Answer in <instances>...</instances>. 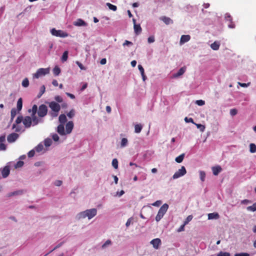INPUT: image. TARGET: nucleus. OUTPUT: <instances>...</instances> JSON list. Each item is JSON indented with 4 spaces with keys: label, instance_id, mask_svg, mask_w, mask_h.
Returning <instances> with one entry per match:
<instances>
[{
    "label": "nucleus",
    "instance_id": "10",
    "mask_svg": "<svg viewBox=\"0 0 256 256\" xmlns=\"http://www.w3.org/2000/svg\"><path fill=\"white\" fill-rule=\"evenodd\" d=\"M19 135L15 132L10 134L7 137L8 142L10 143H12L16 141L18 138Z\"/></svg>",
    "mask_w": 256,
    "mask_h": 256
},
{
    "label": "nucleus",
    "instance_id": "36",
    "mask_svg": "<svg viewBox=\"0 0 256 256\" xmlns=\"http://www.w3.org/2000/svg\"><path fill=\"white\" fill-rule=\"evenodd\" d=\"M248 211L255 212L256 211V202L254 203L252 206H248L246 208Z\"/></svg>",
    "mask_w": 256,
    "mask_h": 256
},
{
    "label": "nucleus",
    "instance_id": "49",
    "mask_svg": "<svg viewBox=\"0 0 256 256\" xmlns=\"http://www.w3.org/2000/svg\"><path fill=\"white\" fill-rule=\"evenodd\" d=\"M230 254L229 252H223L222 251L218 252L216 256H230Z\"/></svg>",
    "mask_w": 256,
    "mask_h": 256
},
{
    "label": "nucleus",
    "instance_id": "43",
    "mask_svg": "<svg viewBox=\"0 0 256 256\" xmlns=\"http://www.w3.org/2000/svg\"><path fill=\"white\" fill-rule=\"evenodd\" d=\"M194 124L196 126L197 128L200 130V132H204L205 130V126L204 125L201 124H198L196 123H194Z\"/></svg>",
    "mask_w": 256,
    "mask_h": 256
},
{
    "label": "nucleus",
    "instance_id": "29",
    "mask_svg": "<svg viewBox=\"0 0 256 256\" xmlns=\"http://www.w3.org/2000/svg\"><path fill=\"white\" fill-rule=\"evenodd\" d=\"M142 128V126L141 124H136L134 126V132L136 133H140Z\"/></svg>",
    "mask_w": 256,
    "mask_h": 256
},
{
    "label": "nucleus",
    "instance_id": "2",
    "mask_svg": "<svg viewBox=\"0 0 256 256\" xmlns=\"http://www.w3.org/2000/svg\"><path fill=\"white\" fill-rule=\"evenodd\" d=\"M48 106L52 110V112H50V115L53 117H56L60 110V106L56 102H48Z\"/></svg>",
    "mask_w": 256,
    "mask_h": 256
},
{
    "label": "nucleus",
    "instance_id": "52",
    "mask_svg": "<svg viewBox=\"0 0 256 256\" xmlns=\"http://www.w3.org/2000/svg\"><path fill=\"white\" fill-rule=\"evenodd\" d=\"M192 218H193L192 216V215H190V216H188L186 218V220H184V224H186H186H188V223L190 221H191V220H192Z\"/></svg>",
    "mask_w": 256,
    "mask_h": 256
},
{
    "label": "nucleus",
    "instance_id": "15",
    "mask_svg": "<svg viewBox=\"0 0 256 256\" xmlns=\"http://www.w3.org/2000/svg\"><path fill=\"white\" fill-rule=\"evenodd\" d=\"M74 128V123L72 121H69L66 126V134L72 132Z\"/></svg>",
    "mask_w": 256,
    "mask_h": 256
},
{
    "label": "nucleus",
    "instance_id": "46",
    "mask_svg": "<svg viewBox=\"0 0 256 256\" xmlns=\"http://www.w3.org/2000/svg\"><path fill=\"white\" fill-rule=\"evenodd\" d=\"M24 164V162L22 161L19 160L14 165V167L16 168H21L23 166Z\"/></svg>",
    "mask_w": 256,
    "mask_h": 256
},
{
    "label": "nucleus",
    "instance_id": "21",
    "mask_svg": "<svg viewBox=\"0 0 256 256\" xmlns=\"http://www.w3.org/2000/svg\"><path fill=\"white\" fill-rule=\"evenodd\" d=\"M222 170V169L220 166H214L212 168V172L214 176H217Z\"/></svg>",
    "mask_w": 256,
    "mask_h": 256
},
{
    "label": "nucleus",
    "instance_id": "48",
    "mask_svg": "<svg viewBox=\"0 0 256 256\" xmlns=\"http://www.w3.org/2000/svg\"><path fill=\"white\" fill-rule=\"evenodd\" d=\"M23 120H24V118L22 116H18L16 120V124H19L20 123H21L22 122H23Z\"/></svg>",
    "mask_w": 256,
    "mask_h": 256
},
{
    "label": "nucleus",
    "instance_id": "42",
    "mask_svg": "<svg viewBox=\"0 0 256 256\" xmlns=\"http://www.w3.org/2000/svg\"><path fill=\"white\" fill-rule=\"evenodd\" d=\"M22 86L24 88H27L29 85V81L27 78H25L22 82Z\"/></svg>",
    "mask_w": 256,
    "mask_h": 256
},
{
    "label": "nucleus",
    "instance_id": "38",
    "mask_svg": "<svg viewBox=\"0 0 256 256\" xmlns=\"http://www.w3.org/2000/svg\"><path fill=\"white\" fill-rule=\"evenodd\" d=\"M52 144V140L50 138H47L44 140V144L46 147L50 146Z\"/></svg>",
    "mask_w": 256,
    "mask_h": 256
},
{
    "label": "nucleus",
    "instance_id": "57",
    "mask_svg": "<svg viewBox=\"0 0 256 256\" xmlns=\"http://www.w3.org/2000/svg\"><path fill=\"white\" fill-rule=\"evenodd\" d=\"M35 151L34 149L30 150L28 154V156L29 158L33 157L35 154Z\"/></svg>",
    "mask_w": 256,
    "mask_h": 256
},
{
    "label": "nucleus",
    "instance_id": "23",
    "mask_svg": "<svg viewBox=\"0 0 256 256\" xmlns=\"http://www.w3.org/2000/svg\"><path fill=\"white\" fill-rule=\"evenodd\" d=\"M219 218V214L216 212L210 213L208 214V220H216Z\"/></svg>",
    "mask_w": 256,
    "mask_h": 256
},
{
    "label": "nucleus",
    "instance_id": "58",
    "mask_svg": "<svg viewBox=\"0 0 256 256\" xmlns=\"http://www.w3.org/2000/svg\"><path fill=\"white\" fill-rule=\"evenodd\" d=\"M76 63L78 66V67L80 68V70H86L85 67L82 64V63H80L78 61H76Z\"/></svg>",
    "mask_w": 256,
    "mask_h": 256
},
{
    "label": "nucleus",
    "instance_id": "44",
    "mask_svg": "<svg viewBox=\"0 0 256 256\" xmlns=\"http://www.w3.org/2000/svg\"><path fill=\"white\" fill-rule=\"evenodd\" d=\"M112 166L115 169H117L118 168V160L116 158L112 160Z\"/></svg>",
    "mask_w": 256,
    "mask_h": 256
},
{
    "label": "nucleus",
    "instance_id": "17",
    "mask_svg": "<svg viewBox=\"0 0 256 256\" xmlns=\"http://www.w3.org/2000/svg\"><path fill=\"white\" fill-rule=\"evenodd\" d=\"M24 193V190H18L14 191L13 192H9L7 194L6 196L8 198L16 196H20L22 195Z\"/></svg>",
    "mask_w": 256,
    "mask_h": 256
},
{
    "label": "nucleus",
    "instance_id": "18",
    "mask_svg": "<svg viewBox=\"0 0 256 256\" xmlns=\"http://www.w3.org/2000/svg\"><path fill=\"white\" fill-rule=\"evenodd\" d=\"M186 68L185 67L181 68L176 73L172 74L173 78H177L182 76L186 72Z\"/></svg>",
    "mask_w": 256,
    "mask_h": 256
},
{
    "label": "nucleus",
    "instance_id": "14",
    "mask_svg": "<svg viewBox=\"0 0 256 256\" xmlns=\"http://www.w3.org/2000/svg\"><path fill=\"white\" fill-rule=\"evenodd\" d=\"M56 132L61 136L66 135V130H64V124H60L57 127Z\"/></svg>",
    "mask_w": 256,
    "mask_h": 256
},
{
    "label": "nucleus",
    "instance_id": "8",
    "mask_svg": "<svg viewBox=\"0 0 256 256\" xmlns=\"http://www.w3.org/2000/svg\"><path fill=\"white\" fill-rule=\"evenodd\" d=\"M48 113V108L45 104H41L39 106L38 114L39 117L43 118Z\"/></svg>",
    "mask_w": 256,
    "mask_h": 256
},
{
    "label": "nucleus",
    "instance_id": "26",
    "mask_svg": "<svg viewBox=\"0 0 256 256\" xmlns=\"http://www.w3.org/2000/svg\"><path fill=\"white\" fill-rule=\"evenodd\" d=\"M74 26H86V23L82 19H78L76 21L74 22Z\"/></svg>",
    "mask_w": 256,
    "mask_h": 256
},
{
    "label": "nucleus",
    "instance_id": "59",
    "mask_svg": "<svg viewBox=\"0 0 256 256\" xmlns=\"http://www.w3.org/2000/svg\"><path fill=\"white\" fill-rule=\"evenodd\" d=\"M132 43L131 42H130L128 40H126L125 42L122 44V46H132Z\"/></svg>",
    "mask_w": 256,
    "mask_h": 256
},
{
    "label": "nucleus",
    "instance_id": "45",
    "mask_svg": "<svg viewBox=\"0 0 256 256\" xmlns=\"http://www.w3.org/2000/svg\"><path fill=\"white\" fill-rule=\"evenodd\" d=\"M74 115H75V110L74 109L71 110H70V112H68L67 114L68 116L70 118H72Z\"/></svg>",
    "mask_w": 256,
    "mask_h": 256
},
{
    "label": "nucleus",
    "instance_id": "64",
    "mask_svg": "<svg viewBox=\"0 0 256 256\" xmlns=\"http://www.w3.org/2000/svg\"><path fill=\"white\" fill-rule=\"evenodd\" d=\"M155 39L154 36H150L148 37V43H152L154 42Z\"/></svg>",
    "mask_w": 256,
    "mask_h": 256
},
{
    "label": "nucleus",
    "instance_id": "16",
    "mask_svg": "<svg viewBox=\"0 0 256 256\" xmlns=\"http://www.w3.org/2000/svg\"><path fill=\"white\" fill-rule=\"evenodd\" d=\"M150 244L153 246V247L155 249L157 250L161 244V240L158 238H154L151 240Z\"/></svg>",
    "mask_w": 256,
    "mask_h": 256
},
{
    "label": "nucleus",
    "instance_id": "4",
    "mask_svg": "<svg viewBox=\"0 0 256 256\" xmlns=\"http://www.w3.org/2000/svg\"><path fill=\"white\" fill-rule=\"evenodd\" d=\"M168 208V205L167 204H164L159 209L158 213L156 217V222H159L164 216V214L167 212Z\"/></svg>",
    "mask_w": 256,
    "mask_h": 256
},
{
    "label": "nucleus",
    "instance_id": "51",
    "mask_svg": "<svg viewBox=\"0 0 256 256\" xmlns=\"http://www.w3.org/2000/svg\"><path fill=\"white\" fill-rule=\"evenodd\" d=\"M52 137L54 142H58L60 139L58 136L56 134H52Z\"/></svg>",
    "mask_w": 256,
    "mask_h": 256
},
{
    "label": "nucleus",
    "instance_id": "32",
    "mask_svg": "<svg viewBox=\"0 0 256 256\" xmlns=\"http://www.w3.org/2000/svg\"><path fill=\"white\" fill-rule=\"evenodd\" d=\"M184 154H182L176 157L175 159L176 162L178 163L182 162L184 158Z\"/></svg>",
    "mask_w": 256,
    "mask_h": 256
},
{
    "label": "nucleus",
    "instance_id": "28",
    "mask_svg": "<svg viewBox=\"0 0 256 256\" xmlns=\"http://www.w3.org/2000/svg\"><path fill=\"white\" fill-rule=\"evenodd\" d=\"M17 109L18 111L21 110L22 107V98H18L17 102Z\"/></svg>",
    "mask_w": 256,
    "mask_h": 256
},
{
    "label": "nucleus",
    "instance_id": "37",
    "mask_svg": "<svg viewBox=\"0 0 256 256\" xmlns=\"http://www.w3.org/2000/svg\"><path fill=\"white\" fill-rule=\"evenodd\" d=\"M38 106L36 104H34L32 107V110H28V112H32V114H36V112H38Z\"/></svg>",
    "mask_w": 256,
    "mask_h": 256
},
{
    "label": "nucleus",
    "instance_id": "50",
    "mask_svg": "<svg viewBox=\"0 0 256 256\" xmlns=\"http://www.w3.org/2000/svg\"><path fill=\"white\" fill-rule=\"evenodd\" d=\"M55 100L59 103H61L63 102V98L60 96H56L54 97Z\"/></svg>",
    "mask_w": 256,
    "mask_h": 256
},
{
    "label": "nucleus",
    "instance_id": "33",
    "mask_svg": "<svg viewBox=\"0 0 256 256\" xmlns=\"http://www.w3.org/2000/svg\"><path fill=\"white\" fill-rule=\"evenodd\" d=\"M250 152L251 153H254L256 152V145L254 144H250Z\"/></svg>",
    "mask_w": 256,
    "mask_h": 256
},
{
    "label": "nucleus",
    "instance_id": "30",
    "mask_svg": "<svg viewBox=\"0 0 256 256\" xmlns=\"http://www.w3.org/2000/svg\"><path fill=\"white\" fill-rule=\"evenodd\" d=\"M34 149L38 152H41L44 149V146L42 143H40Z\"/></svg>",
    "mask_w": 256,
    "mask_h": 256
},
{
    "label": "nucleus",
    "instance_id": "39",
    "mask_svg": "<svg viewBox=\"0 0 256 256\" xmlns=\"http://www.w3.org/2000/svg\"><path fill=\"white\" fill-rule=\"evenodd\" d=\"M68 58V52L65 51L62 56L61 60L62 62H64L67 60Z\"/></svg>",
    "mask_w": 256,
    "mask_h": 256
},
{
    "label": "nucleus",
    "instance_id": "1",
    "mask_svg": "<svg viewBox=\"0 0 256 256\" xmlns=\"http://www.w3.org/2000/svg\"><path fill=\"white\" fill-rule=\"evenodd\" d=\"M96 214L97 210L96 208L88 209L78 213L76 216V218L77 220H80L87 218L88 220H90L95 216Z\"/></svg>",
    "mask_w": 256,
    "mask_h": 256
},
{
    "label": "nucleus",
    "instance_id": "47",
    "mask_svg": "<svg viewBox=\"0 0 256 256\" xmlns=\"http://www.w3.org/2000/svg\"><path fill=\"white\" fill-rule=\"evenodd\" d=\"M106 5L108 7L109 9H110L113 11H116L117 9V8L116 6L113 5L110 3H107Z\"/></svg>",
    "mask_w": 256,
    "mask_h": 256
},
{
    "label": "nucleus",
    "instance_id": "63",
    "mask_svg": "<svg viewBox=\"0 0 256 256\" xmlns=\"http://www.w3.org/2000/svg\"><path fill=\"white\" fill-rule=\"evenodd\" d=\"M62 184V182L60 180H56L54 182V184L57 186H60Z\"/></svg>",
    "mask_w": 256,
    "mask_h": 256
},
{
    "label": "nucleus",
    "instance_id": "7",
    "mask_svg": "<svg viewBox=\"0 0 256 256\" xmlns=\"http://www.w3.org/2000/svg\"><path fill=\"white\" fill-rule=\"evenodd\" d=\"M186 174V170L184 166H182L180 169L176 171L172 176L174 180L182 177Z\"/></svg>",
    "mask_w": 256,
    "mask_h": 256
},
{
    "label": "nucleus",
    "instance_id": "6",
    "mask_svg": "<svg viewBox=\"0 0 256 256\" xmlns=\"http://www.w3.org/2000/svg\"><path fill=\"white\" fill-rule=\"evenodd\" d=\"M50 72V70L48 68H39L36 73L34 74L33 75V78H38L40 77L45 76L46 74H48Z\"/></svg>",
    "mask_w": 256,
    "mask_h": 256
},
{
    "label": "nucleus",
    "instance_id": "35",
    "mask_svg": "<svg viewBox=\"0 0 256 256\" xmlns=\"http://www.w3.org/2000/svg\"><path fill=\"white\" fill-rule=\"evenodd\" d=\"M45 90H46V88H45L44 86L43 85L40 87V92L39 94H38L37 97L38 98H40L44 94V92H45Z\"/></svg>",
    "mask_w": 256,
    "mask_h": 256
},
{
    "label": "nucleus",
    "instance_id": "11",
    "mask_svg": "<svg viewBox=\"0 0 256 256\" xmlns=\"http://www.w3.org/2000/svg\"><path fill=\"white\" fill-rule=\"evenodd\" d=\"M23 124L26 128H29L32 125V126L31 117L29 116H25L23 120Z\"/></svg>",
    "mask_w": 256,
    "mask_h": 256
},
{
    "label": "nucleus",
    "instance_id": "54",
    "mask_svg": "<svg viewBox=\"0 0 256 256\" xmlns=\"http://www.w3.org/2000/svg\"><path fill=\"white\" fill-rule=\"evenodd\" d=\"M111 244V241L109 240H107L102 246V248H106L108 246Z\"/></svg>",
    "mask_w": 256,
    "mask_h": 256
},
{
    "label": "nucleus",
    "instance_id": "3",
    "mask_svg": "<svg viewBox=\"0 0 256 256\" xmlns=\"http://www.w3.org/2000/svg\"><path fill=\"white\" fill-rule=\"evenodd\" d=\"M132 22L134 23V32L136 34L138 35L140 34L142 31V29L140 27L142 20H140V17H137L136 18H132Z\"/></svg>",
    "mask_w": 256,
    "mask_h": 256
},
{
    "label": "nucleus",
    "instance_id": "62",
    "mask_svg": "<svg viewBox=\"0 0 256 256\" xmlns=\"http://www.w3.org/2000/svg\"><path fill=\"white\" fill-rule=\"evenodd\" d=\"M234 256H250V254L248 253L242 252L236 254Z\"/></svg>",
    "mask_w": 256,
    "mask_h": 256
},
{
    "label": "nucleus",
    "instance_id": "53",
    "mask_svg": "<svg viewBox=\"0 0 256 256\" xmlns=\"http://www.w3.org/2000/svg\"><path fill=\"white\" fill-rule=\"evenodd\" d=\"M196 104L200 106H202L205 104V102L203 100H197L196 101Z\"/></svg>",
    "mask_w": 256,
    "mask_h": 256
},
{
    "label": "nucleus",
    "instance_id": "5",
    "mask_svg": "<svg viewBox=\"0 0 256 256\" xmlns=\"http://www.w3.org/2000/svg\"><path fill=\"white\" fill-rule=\"evenodd\" d=\"M51 34L55 36L60 38H66L68 36V34L62 30H57L54 28L50 30Z\"/></svg>",
    "mask_w": 256,
    "mask_h": 256
},
{
    "label": "nucleus",
    "instance_id": "22",
    "mask_svg": "<svg viewBox=\"0 0 256 256\" xmlns=\"http://www.w3.org/2000/svg\"><path fill=\"white\" fill-rule=\"evenodd\" d=\"M138 68L140 72V74L142 75V80L144 81H145L146 80V75L144 74V68H143V67L142 66V65L140 64H139L138 66Z\"/></svg>",
    "mask_w": 256,
    "mask_h": 256
},
{
    "label": "nucleus",
    "instance_id": "56",
    "mask_svg": "<svg viewBox=\"0 0 256 256\" xmlns=\"http://www.w3.org/2000/svg\"><path fill=\"white\" fill-rule=\"evenodd\" d=\"M238 113V110L236 108H232L230 110V114L232 116H234L236 115Z\"/></svg>",
    "mask_w": 256,
    "mask_h": 256
},
{
    "label": "nucleus",
    "instance_id": "41",
    "mask_svg": "<svg viewBox=\"0 0 256 256\" xmlns=\"http://www.w3.org/2000/svg\"><path fill=\"white\" fill-rule=\"evenodd\" d=\"M17 114V110L16 108H13L11 110L10 114H11V120H12L16 114Z\"/></svg>",
    "mask_w": 256,
    "mask_h": 256
},
{
    "label": "nucleus",
    "instance_id": "27",
    "mask_svg": "<svg viewBox=\"0 0 256 256\" xmlns=\"http://www.w3.org/2000/svg\"><path fill=\"white\" fill-rule=\"evenodd\" d=\"M228 19L226 20L228 22V27L230 28H235L234 24L232 21V17H227Z\"/></svg>",
    "mask_w": 256,
    "mask_h": 256
},
{
    "label": "nucleus",
    "instance_id": "12",
    "mask_svg": "<svg viewBox=\"0 0 256 256\" xmlns=\"http://www.w3.org/2000/svg\"><path fill=\"white\" fill-rule=\"evenodd\" d=\"M6 136L2 135L0 136V150L4 151L6 150V146L4 144Z\"/></svg>",
    "mask_w": 256,
    "mask_h": 256
},
{
    "label": "nucleus",
    "instance_id": "55",
    "mask_svg": "<svg viewBox=\"0 0 256 256\" xmlns=\"http://www.w3.org/2000/svg\"><path fill=\"white\" fill-rule=\"evenodd\" d=\"M64 244V242H61L60 243H59L58 244H57L52 250L50 252H53L54 250H55L60 248V246H62L63 244Z\"/></svg>",
    "mask_w": 256,
    "mask_h": 256
},
{
    "label": "nucleus",
    "instance_id": "60",
    "mask_svg": "<svg viewBox=\"0 0 256 256\" xmlns=\"http://www.w3.org/2000/svg\"><path fill=\"white\" fill-rule=\"evenodd\" d=\"M238 84L241 86L242 87H243V88H246L248 86L250 83V82H248L247 84H246V83H241V82H238Z\"/></svg>",
    "mask_w": 256,
    "mask_h": 256
},
{
    "label": "nucleus",
    "instance_id": "25",
    "mask_svg": "<svg viewBox=\"0 0 256 256\" xmlns=\"http://www.w3.org/2000/svg\"><path fill=\"white\" fill-rule=\"evenodd\" d=\"M220 46V43L218 42H214V43L210 44V48L214 50H217L219 49Z\"/></svg>",
    "mask_w": 256,
    "mask_h": 256
},
{
    "label": "nucleus",
    "instance_id": "34",
    "mask_svg": "<svg viewBox=\"0 0 256 256\" xmlns=\"http://www.w3.org/2000/svg\"><path fill=\"white\" fill-rule=\"evenodd\" d=\"M200 174V178L202 182H204L206 178V173L204 171L202 170H200L199 171Z\"/></svg>",
    "mask_w": 256,
    "mask_h": 256
},
{
    "label": "nucleus",
    "instance_id": "13",
    "mask_svg": "<svg viewBox=\"0 0 256 256\" xmlns=\"http://www.w3.org/2000/svg\"><path fill=\"white\" fill-rule=\"evenodd\" d=\"M31 118L32 120V126H34L37 125L39 123H42L43 122V120L41 118H38L36 114H31Z\"/></svg>",
    "mask_w": 256,
    "mask_h": 256
},
{
    "label": "nucleus",
    "instance_id": "19",
    "mask_svg": "<svg viewBox=\"0 0 256 256\" xmlns=\"http://www.w3.org/2000/svg\"><path fill=\"white\" fill-rule=\"evenodd\" d=\"M190 35H182L180 38V44H182L188 42L190 40Z\"/></svg>",
    "mask_w": 256,
    "mask_h": 256
},
{
    "label": "nucleus",
    "instance_id": "61",
    "mask_svg": "<svg viewBox=\"0 0 256 256\" xmlns=\"http://www.w3.org/2000/svg\"><path fill=\"white\" fill-rule=\"evenodd\" d=\"M184 121L186 122H192V123L194 124L193 119L192 118H188V117H186L184 118Z\"/></svg>",
    "mask_w": 256,
    "mask_h": 256
},
{
    "label": "nucleus",
    "instance_id": "24",
    "mask_svg": "<svg viewBox=\"0 0 256 256\" xmlns=\"http://www.w3.org/2000/svg\"><path fill=\"white\" fill-rule=\"evenodd\" d=\"M58 120L60 124H64L67 121L66 116L64 114H60L59 116Z\"/></svg>",
    "mask_w": 256,
    "mask_h": 256
},
{
    "label": "nucleus",
    "instance_id": "9",
    "mask_svg": "<svg viewBox=\"0 0 256 256\" xmlns=\"http://www.w3.org/2000/svg\"><path fill=\"white\" fill-rule=\"evenodd\" d=\"M9 164L10 162L8 163L4 168H0V172L3 178H7L10 174V166Z\"/></svg>",
    "mask_w": 256,
    "mask_h": 256
},
{
    "label": "nucleus",
    "instance_id": "31",
    "mask_svg": "<svg viewBox=\"0 0 256 256\" xmlns=\"http://www.w3.org/2000/svg\"><path fill=\"white\" fill-rule=\"evenodd\" d=\"M128 144V140L126 138H122L120 142V147L124 148Z\"/></svg>",
    "mask_w": 256,
    "mask_h": 256
},
{
    "label": "nucleus",
    "instance_id": "20",
    "mask_svg": "<svg viewBox=\"0 0 256 256\" xmlns=\"http://www.w3.org/2000/svg\"><path fill=\"white\" fill-rule=\"evenodd\" d=\"M160 20L167 25L173 23L172 20H171L170 17H160Z\"/></svg>",
    "mask_w": 256,
    "mask_h": 256
},
{
    "label": "nucleus",
    "instance_id": "40",
    "mask_svg": "<svg viewBox=\"0 0 256 256\" xmlns=\"http://www.w3.org/2000/svg\"><path fill=\"white\" fill-rule=\"evenodd\" d=\"M53 72L55 76H58L60 72V69L58 66H55L53 69Z\"/></svg>",
    "mask_w": 256,
    "mask_h": 256
}]
</instances>
